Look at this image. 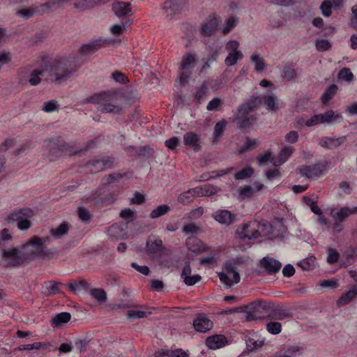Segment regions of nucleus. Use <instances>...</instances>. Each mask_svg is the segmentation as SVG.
Masks as SVG:
<instances>
[{
    "mask_svg": "<svg viewBox=\"0 0 357 357\" xmlns=\"http://www.w3.org/2000/svg\"><path fill=\"white\" fill-rule=\"evenodd\" d=\"M47 149H49V156L51 160H54L58 156L63 154L77 153V151L72 150L73 146L66 143L60 137L52 138L47 142Z\"/></svg>",
    "mask_w": 357,
    "mask_h": 357,
    "instance_id": "39448f33",
    "label": "nucleus"
},
{
    "mask_svg": "<svg viewBox=\"0 0 357 357\" xmlns=\"http://www.w3.org/2000/svg\"><path fill=\"white\" fill-rule=\"evenodd\" d=\"M350 214H357V206L349 208L348 206L342 207L335 215L334 218L336 221H344Z\"/></svg>",
    "mask_w": 357,
    "mask_h": 357,
    "instance_id": "bb28decb",
    "label": "nucleus"
},
{
    "mask_svg": "<svg viewBox=\"0 0 357 357\" xmlns=\"http://www.w3.org/2000/svg\"><path fill=\"white\" fill-rule=\"evenodd\" d=\"M91 295L93 298L102 303L107 301V294L103 289L95 288L91 290Z\"/></svg>",
    "mask_w": 357,
    "mask_h": 357,
    "instance_id": "c03bdc74",
    "label": "nucleus"
},
{
    "mask_svg": "<svg viewBox=\"0 0 357 357\" xmlns=\"http://www.w3.org/2000/svg\"><path fill=\"white\" fill-rule=\"evenodd\" d=\"M340 258L339 252L333 248H328L327 262L330 264H333L338 261Z\"/></svg>",
    "mask_w": 357,
    "mask_h": 357,
    "instance_id": "052dcab7",
    "label": "nucleus"
},
{
    "mask_svg": "<svg viewBox=\"0 0 357 357\" xmlns=\"http://www.w3.org/2000/svg\"><path fill=\"white\" fill-rule=\"evenodd\" d=\"M199 230V227L193 222L185 225L182 229V231L186 235L196 234Z\"/></svg>",
    "mask_w": 357,
    "mask_h": 357,
    "instance_id": "338daca9",
    "label": "nucleus"
},
{
    "mask_svg": "<svg viewBox=\"0 0 357 357\" xmlns=\"http://www.w3.org/2000/svg\"><path fill=\"white\" fill-rule=\"evenodd\" d=\"M333 8L331 0H324L319 7L321 14L328 17L332 14V8Z\"/></svg>",
    "mask_w": 357,
    "mask_h": 357,
    "instance_id": "49530a36",
    "label": "nucleus"
},
{
    "mask_svg": "<svg viewBox=\"0 0 357 357\" xmlns=\"http://www.w3.org/2000/svg\"><path fill=\"white\" fill-rule=\"evenodd\" d=\"M257 120L256 114L246 115V114H237L234 119V121L236 122L238 128L243 129H248L251 128Z\"/></svg>",
    "mask_w": 357,
    "mask_h": 357,
    "instance_id": "f3484780",
    "label": "nucleus"
},
{
    "mask_svg": "<svg viewBox=\"0 0 357 357\" xmlns=\"http://www.w3.org/2000/svg\"><path fill=\"white\" fill-rule=\"evenodd\" d=\"M271 157H272V153L270 151H268L264 154H259L257 156V161L259 165H264L269 161L273 163V162H276Z\"/></svg>",
    "mask_w": 357,
    "mask_h": 357,
    "instance_id": "864d4df0",
    "label": "nucleus"
},
{
    "mask_svg": "<svg viewBox=\"0 0 357 357\" xmlns=\"http://www.w3.org/2000/svg\"><path fill=\"white\" fill-rule=\"evenodd\" d=\"M69 231V225L67 222H63L56 228H52L50 230V234L55 238L59 239L63 235L68 234Z\"/></svg>",
    "mask_w": 357,
    "mask_h": 357,
    "instance_id": "c756f323",
    "label": "nucleus"
},
{
    "mask_svg": "<svg viewBox=\"0 0 357 357\" xmlns=\"http://www.w3.org/2000/svg\"><path fill=\"white\" fill-rule=\"evenodd\" d=\"M130 3L118 1L112 4V9L115 15L121 17L128 15L131 12Z\"/></svg>",
    "mask_w": 357,
    "mask_h": 357,
    "instance_id": "4be33fe9",
    "label": "nucleus"
},
{
    "mask_svg": "<svg viewBox=\"0 0 357 357\" xmlns=\"http://www.w3.org/2000/svg\"><path fill=\"white\" fill-rule=\"evenodd\" d=\"M197 196H212L218 192L219 188L211 184H204L195 188Z\"/></svg>",
    "mask_w": 357,
    "mask_h": 357,
    "instance_id": "393cba45",
    "label": "nucleus"
},
{
    "mask_svg": "<svg viewBox=\"0 0 357 357\" xmlns=\"http://www.w3.org/2000/svg\"><path fill=\"white\" fill-rule=\"evenodd\" d=\"M227 342L224 335H215L207 337L206 344L211 349H217L224 347Z\"/></svg>",
    "mask_w": 357,
    "mask_h": 357,
    "instance_id": "412c9836",
    "label": "nucleus"
},
{
    "mask_svg": "<svg viewBox=\"0 0 357 357\" xmlns=\"http://www.w3.org/2000/svg\"><path fill=\"white\" fill-rule=\"evenodd\" d=\"M268 317L271 319L284 320L292 318L293 314L289 310L279 306L273 309Z\"/></svg>",
    "mask_w": 357,
    "mask_h": 357,
    "instance_id": "5701e85b",
    "label": "nucleus"
},
{
    "mask_svg": "<svg viewBox=\"0 0 357 357\" xmlns=\"http://www.w3.org/2000/svg\"><path fill=\"white\" fill-rule=\"evenodd\" d=\"M257 146H258V144L257 142V139L247 138L245 143L242 145V146L240 147L239 152L244 153V152L248 151L250 150L257 148Z\"/></svg>",
    "mask_w": 357,
    "mask_h": 357,
    "instance_id": "603ef678",
    "label": "nucleus"
},
{
    "mask_svg": "<svg viewBox=\"0 0 357 357\" xmlns=\"http://www.w3.org/2000/svg\"><path fill=\"white\" fill-rule=\"evenodd\" d=\"M195 190L196 189L195 188L183 192L178 197V202L183 204L190 203L193 200V198L197 196Z\"/></svg>",
    "mask_w": 357,
    "mask_h": 357,
    "instance_id": "58836bf2",
    "label": "nucleus"
},
{
    "mask_svg": "<svg viewBox=\"0 0 357 357\" xmlns=\"http://www.w3.org/2000/svg\"><path fill=\"white\" fill-rule=\"evenodd\" d=\"M266 329L270 333L278 335L281 332L282 324L280 322L271 321L267 324Z\"/></svg>",
    "mask_w": 357,
    "mask_h": 357,
    "instance_id": "5fc2aeb1",
    "label": "nucleus"
},
{
    "mask_svg": "<svg viewBox=\"0 0 357 357\" xmlns=\"http://www.w3.org/2000/svg\"><path fill=\"white\" fill-rule=\"evenodd\" d=\"M250 59L255 64V69L256 71H261L266 67L264 59L260 57L257 54L253 53L250 56Z\"/></svg>",
    "mask_w": 357,
    "mask_h": 357,
    "instance_id": "37998d69",
    "label": "nucleus"
},
{
    "mask_svg": "<svg viewBox=\"0 0 357 357\" xmlns=\"http://www.w3.org/2000/svg\"><path fill=\"white\" fill-rule=\"evenodd\" d=\"M315 47L319 52H326L331 50L332 45L326 39H319L315 40Z\"/></svg>",
    "mask_w": 357,
    "mask_h": 357,
    "instance_id": "8fccbe9b",
    "label": "nucleus"
},
{
    "mask_svg": "<svg viewBox=\"0 0 357 357\" xmlns=\"http://www.w3.org/2000/svg\"><path fill=\"white\" fill-rule=\"evenodd\" d=\"M326 165L321 163H317L312 165L305 166L300 169V174L302 176L307 178L319 177L322 175Z\"/></svg>",
    "mask_w": 357,
    "mask_h": 357,
    "instance_id": "4468645a",
    "label": "nucleus"
},
{
    "mask_svg": "<svg viewBox=\"0 0 357 357\" xmlns=\"http://www.w3.org/2000/svg\"><path fill=\"white\" fill-rule=\"evenodd\" d=\"M45 71L44 66L43 65L42 69L38 70L36 69L33 70L31 73L30 74V78L29 79V82L31 86H36L38 85L40 81L41 78L40 76H43L45 77V73H43Z\"/></svg>",
    "mask_w": 357,
    "mask_h": 357,
    "instance_id": "e433bc0d",
    "label": "nucleus"
},
{
    "mask_svg": "<svg viewBox=\"0 0 357 357\" xmlns=\"http://www.w3.org/2000/svg\"><path fill=\"white\" fill-rule=\"evenodd\" d=\"M257 225V221H252L247 223H243L239 226L236 229V234L243 241L247 240L256 239L257 235L255 231V227Z\"/></svg>",
    "mask_w": 357,
    "mask_h": 357,
    "instance_id": "9b49d317",
    "label": "nucleus"
},
{
    "mask_svg": "<svg viewBox=\"0 0 357 357\" xmlns=\"http://www.w3.org/2000/svg\"><path fill=\"white\" fill-rule=\"evenodd\" d=\"M282 76L287 79H292L296 77V71L294 68L286 66L283 68Z\"/></svg>",
    "mask_w": 357,
    "mask_h": 357,
    "instance_id": "680f3d73",
    "label": "nucleus"
},
{
    "mask_svg": "<svg viewBox=\"0 0 357 357\" xmlns=\"http://www.w3.org/2000/svg\"><path fill=\"white\" fill-rule=\"evenodd\" d=\"M154 151L149 146H140L138 149L137 154L139 157L149 158L153 156Z\"/></svg>",
    "mask_w": 357,
    "mask_h": 357,
    "instance_id": "6e6d98bb",
    "label": "nucleus"
},
{
    "mask_svg": "<svg viewBox=\"0 0 357 357\" xmlns=\"http://www.w3.org/2000/svg\"><path fill=\"white\" fill-rule=\"evenodd\" d=\"M357 296V284L353 285L350 290L343 294L336 301V306L341 307L349 304Z\"/></svg>",
    "mask_w": 357,
    "mask_h": 357,
    "instance_id": "aec40b11",
    "label": "nucleus"
},
{
    "mask_svg": "<svg viewBox=\"0 0 357 357\" xmlns=\"http://www.w3.org/2000/svg\"><path fill=\"white\" fill-rule=\"evenodd\" d=\"M185 0H166L163 3L162 9L166 17L172 19L176 15L181 13L185 8Z\"/></svg>",
    "mask_w": 357,
    "mask_h": 357,
    "instance_id": "9d476101",
    "label": "nucleus"
},
{
    "mask_svg": "<svg viewBox=\"0 0 357 357\" xmlns=\"http://www.w3.org/2000/svg\"><path fill=\"white\" fill-rule=\"evenodd\" d=\"M260 266L268 275H275L280 271L282 264L277 259L269 257H263L259 262Z\"/></svg>",
    "mask_w": 357,
    "mask_h": 357,
    "instance_id": "ddd939ff",
    "label": "nucleus"
},
{
    "mask_svg": "<svg viewBox=\"0 0 357 357\" xmlns=\"http://www.w3.org/2000/svg\"><path fill=\"white\" fill-rule=\"evenodd\" d=\"M225 273H218L220 280L227 286L233 283H238L241 280L238 272L236 271V263L233 260L227 261L224 266Z\"/></svg>",
    "mask_w": 357,
    "mask_h": 357,
    "instance_id": "0eeeda50",
    "label": "nucleus"
},
{
    "mask_svg": "<svg viewBox=\"0 0 357 357\" xmlns=\"http://www.w3.org/2000/svg\"><path fill=\"white\" fill-rule=\"evenodd\" d=\"M208 88L205 84H202L199 88L197 89L195 93V98L198 103H200L204 96L208 92Z\"/></svg>",
    "mask_w": 357,
    "mask_h": 357,
    "instance_id": "13d9d810",
    "label": "nucleus"
},
{
    "mask_svg": "<svg viewBox=\"0 0 357 357\" xmlns=\"http://www.w3.org/2000/svg\"><path fill=\"white\" fill-rule=\"evenodd\" d=\"M314 259L308 258L298 263V266H299L304 271H310L314 268Z\"/></svg>",
    "mask_w": 357,
    "mask_h": 357,
    "instance_id": "0e129e2a",
    "label": "nucleus"
},
{
    "mask_svg": "<svg viewBox=\"0 0 357 357\" xmlns=\"http://www.w3.org/2000/svg\"><path fill=\"white\" fill-rule=\"evenodd\" d=\"M268 307L266 303L261 300H258L255 302L250 303L249 305L245 307L248 310L243 309V312L245 313L244 317L242 318L244 321H251L261 319L263 316L261 315V310H265Z\"/></svg>",
    "mask_w": 357,
    "mask_h": 357,
    "instance_id": "6e6552de",
    "label": "nucleus"
},
{
    "mask_svg": "<svg viewBox=\"0 0 357 357\" xmlns=\"http://www.w3.org/2000/svg\"><path fill=\"white\" fill-rule=\"evenodd\" d=\"M227 121L225 119L221 120L215 123L213 132V138L215 141H218L222 136L225 130Z\"/></svg>",
    "mask_w": 357,
    "mask_h": 357,
    "instance_id": "79ce46f5",
    "label": "nucleus"
},
{
    "mask_svg": "<svg viewBox=\"0 0 357 357\" xmlns=\"http://www.w3.org/2000/svg\"><path fill=\"white\" fill-rule=\"evenodd\" d=\"M199 142L200 136L194 132H188L183 135V144L192 148L195 151H199L202 149Z\"/></svg>",
    "mask_w": 357,
    "mask_h": 357,
    "instance_id": "a211bd4d",
    "label": "nucleus"
},
{
    "mask_svg": "<svg viewBox=\"0 0 357 357\" xmlns=\"http://www.w3.org/2000/svg\"><path fill=\"white\" fill-rule=\"evenodd\" d=\"M338 77L348 82H351L354 79V75L349 68H344L338 73Z\"/></svg>",
    "mask_w": 357,
    "mask_h": 357,
    "instance_id": "4d7b16f0",
    "label": "nucleus"
},
{
    "mask_svg": "<svg viewBox=\"0 0 357 357\" xmlns=\"http://www.w3.org/2000/svg\"><path fill=\"white\" fill-rule=\"evenodd\" d=\"M77 213L79 219L83 222H88L91 219L89 211L84 207H79L77 209Z\"/></svg>",
    "mask_w": 357,
    "mask_h": 357,
    "instance_id": "774afa93",
    "label": "nucleus"
},
{
    "mask_svg": "<svg viewBox=\"0 0 357 357\" xmlns=\"http://www.w3.org/2000/svg\"><path fill=\"white\" fill-rule=\"evenodd\" d=\"M321 118V123H333L336 121H340L343 117L341 114H336L333 110L329 109L323 114H320Z\"/></svg>",
    "mask_w": 357,
    "mask_h": 357,
    "instance_id": "cd10ccee",
    "label": "nucleus"
},
{
    "mask_svg": "<svg viewBox=\"0 0 357 357\" xmlns=\"http://www.w3.org/2000/svg\"><path fill=\"white\" fill-rule=\"evenodd\" d=\"M73 6L79 11H84L93 8L91 0H78L73 3Z\"/></svg>",
    "mask_w": 357,
    "mask_h": 357,
    "instance_id": "de8ad7c7",
    "label": "nucleus"
},
{
    "mask_svg": "<svg viewBox=\"0 0 357 357\" xmlns=\"http://www.w3.org/2000/svg\"><path fill=\"white\" fill-rule=\"evenodd\" d=\"M238 21V18L236 17H230L229 19H227L224 24L222 33L224 34L229 33L231 29L237 25Z\"/></svg>",
    "mask_w": 357,
    "mask_h": 357,
    "instance_id": "09e8293b",
    "label": "nucleus"
},
{
    "mask_svg": "<svg viewBox=\"0 0 357 357\" xmlns=\"http://www.w3.org/2000/svg\"><path fill=\"white\" fill-rule=\"evenodd\" d=\"M119 97L115 91H104L91 96L86 102L96 104L97 109L102 113L119 114L122 110Z\"/></svg>",
    "mask_w": 357,
    "mask_h": 357,
    "instance_id": "7ed1b4c3",
    "label": "nucleus"
},
{
    "mask_svg": "<svg viewBox=\"0 0 357 357\" xmlns=\"http://www.w3.org/2000/svg\"><path fill=\"white\" fill-rule=\"evenodd\" d=\"M213 322L205 314H199L193 321L194 328L200 333H206L213 328Z\"/></svg>",
    "mask_w": 357,
    "mask_h": 357,
    "instance_id": "dca6fc26",
    "label": "nucleus"
},
{
    "mask_svg": "<svg viewBox=\"0 0 357 357\" xmlns=\"http://www.w3.org/2000/svg\"><path fill=\"white\" fill-rule=\"evenodd\" d=\"M45 80L60 84L69 79L76 71L77 66L67 59H54L43 61Z\"/></svg>",
    "mask_w": 357,
    "mask_h": 357,
    "instance_id": "f03ea898",
    "label": "nucleus"
},
{
    "mask_svg": "<svg viewBox=\"0 0 357 357\" xmlns=\"http://www.w3.org/2000/svg\"><path fill=\"white\" fill-rule=\"evenodd\" d=\"M337 86L336 84H331L327 87L324 93L321 96V100L323 104L326 105L331 100L336 93Z\"/></svg>",
    "mask_w": 357,
    "mask_h": 357,
    "instance_id": "c9c22d12",
    "label": "nucleus"
},
{
    "mask_svg": "<svg viewBox=\"0 0 357 357\" xmlns=\"http://www.w3.org/2000/svg\"><path fill=\"white\" fill-rule=\"evenodd\" d=\"M115 158L112 156L94 157L89 160L86 167L92 173H98L114 167Z\"/></svg>",
    "mask_w": 357,
    "mask_h": 357,
    "instance_id": "423d86ee",
    "label": "nucleus"
},
{
    "mask_svg": "<svg viewBox=\"0 0 357 357\" xmlns=\"http://www.w3.org/2000/svg\"><path fill=\"white\" fill-rule=\"evenodd\" d=\"M127 174H128V173H126V172H125V173L114 172V173L109 174L107 176V183H114V182H119L120 180L122 178L126 177L127 176Z\"/></svg>",
    "mask_w": 357,
    "mask_h": 357,
    "instance_id": "e2e57ef3",
    "label": "nucleus"
},
{
    "mask_svg": "<svg viewBox=\"0 0 357 357\" xmlns=\"http://www.w3.org/2000/svg\"><path fill=\"white\" fill-rule=\"evenodd\" d=\"M158 356H167V357H189L188 354L183 350L182 349H176L174 350L167 349L164 350L162 349L158 351Z\"/></svg>",
    "mask_w": 357,
    "mask_h": 357,
    "instance_id": "7c9ffc66",
    "label": "nucleus"
},
{
    "mask_svg": "<svg viewBox=\"0 0 357 357\" xmlns=\"http://www.w3.org/2000/svg\"><path fill=\"white\" fill-rule=\"evenodd\" d=\"M319 285L323 288H328L331 289H337L339 287V283L337 280H324L319 282Z\"/></svg>",
    "mask_w": 357,
    "mask_h": 357,
    "instance_id": "bf43d9fd",
    "label": "nucleus"
},
{
    "mask_svg": "<svg viewBox=\"0 0 357 357\" xmlns=\"http://www.w3.org/2000/svg\"><path fill=\"white\" fill-rule=\"evenodd\" d=\"M71 319V314L69 312H61L56 314L51 321V325L53 327H58L62 324H67Z\"/></svg>",
    "mask_w": 357,
    "mask_h": 357,
    "instance_id": "c85d7f7f",
    "label": "nucleus"
},
{
    "mask_svg": "<svg viewBox=\"0 0 357 357\" xmlns=\"http://www.w3.org/2000/svg\"><path fill=\"white\" fill-rule=\"evenodd\" d=\"M52 252L43 245L41 238L33 236L20 249L17 248L3 249L2 257L8 259V265L18 267L29 260L40 257H50Z\"/></svg>",
    "mask_w": 357,
    "mask_h": 357,
    "instance_id": "f257e3e1",
    "label": "nucleus"
},
{
    "mask_svg": "<svg viewBox=\"0 0 357 357\" xmlns=\"http://www.w3.org/2000/svg\"><path fill=\"white\" fill-rule=\"evenodd\" d=\"M261 102L260 96L254 94L245 102L254 110Z\"/></svg>",
    "mask_w": 357,
    "mask_h": 357,
    "instance_id": "69168bd1",
    "label": "nucleus"
},
{
    "mask_svg": "<svg viewBox=\"0 0 357 357\" xmlns=\"http://www.w3.org/2000/svg\"><path fill=\"white\" fill-rule=\"evenodd\" d=\"M112 41L102 38L96 39L82 45L79 49V52L84 56L90 55L96 52L100 47L104 46L105 44L110 43Z\"/></svg>",
    "mask_w": 357,
    "mask_h": 357,
    "instance_id": "2eb2a0df",
    "label": "nucleus"
},
{
    "mask_svg": "<svg viewBox=\"0 0 357 357\" xmlns=\"http://www.w3.org/2000/svg\"><path fill=\"white\" fill-rule=\"evenodd\" d=\"M238 191L240 199H245V198L252 196L255 192V190L251 185H245L241 187Z\"/></svg>",
    "mask_w": 357,
    "mask_h": 357,
    "instance_id": "3c124183",
    "label": "nucleus"
},
{
    "mask_svg": "<svg viewBox=\"0 0 357 357\" xmlns=\"http://www.w3.org/2000/svg\"><path fill=\"white\" fill-rule=\"evenodd\" d=\"M165 248L162 240L155 236H149L146 243V252L151 259H160L164 254Z\"/></svg>",
    "mask_w": 357,
    "mask_h": 357,
    "instance_id": "1a4fd4ad",
    "label": "nucleus"
},
{
    "mask_svg": "<svg viewBox=\"0 0 357 357\" xmlns=\"http://www.w3.org/2000/svg\"><path fill=\"white\" fill-rule=\"evenodd\" d=\"M33 215V213L31 209L22 208L11 213L6 220L8 223L16 222L17 228L22 231H25L31 227L30 218Z\"/></svg>",
    "mask_w": 357,
    "mask_h": 357,
    "instance_id": "20e7f679",
    "label": "nucleus"
},
{
    "mask_svg": "<svg viewBox=\"0 0 357 357\" xmlns=\"http://www.w3.org/2000/svg\"><path fill=\"white\" fill-rule=\"evenodd\" d=\"M196 63V54L187 52L183 54L181 63V70H189L195 67Z\"/></svg>",
    "mask_w": 357,
    "mask_h": 357,
    "instance_id": "a878e982",
    "label": "nucleus"
},
{
    "mask_svg": "<svg viewBox=\"0 0 357 357\" xmlns=\"http://www.w3.org/2000/svg\"><path fill=\"white\" fill-rule=\"evenodd\" d=\"M257 225L255 227V231L256 235H257V238L260 236H266L270 234L271 225L268 222L257 221Z\"/></svg>",
    "mask_w": 357,
    "mask_h": 357,
    "instance_id": "72a5a7b5",
    "label": "nucleus"
},
{
    "mask_svg": "<svg viewBox=\"0 0 357 357\" xmlns=\"http://www.w3.org/2000/svg\"><path fill=\"white\" fill-rule=\"evenodd\" d=\"M63 284L61 282H57L55 281H50L46 283V290L45 292L47 295H54L56 294L61 293L60 287L63 286Z\"/></svg>",
    "mask_w": 357,
    "mask_h": 357,
    "instance_id": "a19ab883",
    "label": "nucleus"
},
{
    "mask_svg": "<svg viewBox=\"0 0 357 357\" xmlns=\"http://www.w3.org/2000/svg\"><path fill=\"white\" fill-rule=\"evenodd\" d=\"M346 141L345 137H324L321 138L319 144L321 147L328 149H333L342 145Z\"/></svg>",
    "mask_w": 357,
    "mask_h": 357,
    "instance_id": "6ab92c4d",
    "label": "nucleus"
},
{
    "mask_svg": "<svg viewBox=\"0 0 357 357\" xmlns=\"http://www.w3.org/2000/svg\"><path fill=\"white\" fill-rule=\"evenodd\" d=\"M294 149L291 147H285L281 150L279 153L278 162H273L274 166H278L284 163L292 154Z\"/></svg>",
    "mask_w": 357,
    "mask_h": 357,
    "instance_id": "ea45409f",
    "label": "nucleus"
},
{
    "mask_svg": "<svg viewBox=\"0 0 357 357\" xmlns=\"http://www.w3.org/2000/svg\"><path fill=\"white\" fill-rule=\"evenodd\" d=\"M171 211L169 206L167 204H161L153 209L151 213L150 217L153 219L158 218L162 215H165Z\"/></svg>",
    "mask_w": 357,
    "mask_h": 357,
    "instance_id": "4c0bfd02",
    "label": "nucleus"
},
{
    "mask_svg": "<svg viewBox=\"0 0 357 357\" xmlns=\"http://www.w3.org/2000/svg\"><path fill=\"white\" fill-rule=\"evenodd\" d=\"M217 22L215 19L210 20L206 23L202 24L201 33L205 36H211L215 31L217 27Z\"/></svg>",
    "mask_w": 357,
    "mask_h": 357,
    "instance_id": "2f4dec72",
    "label": "nucleus"
},
{
    "mask_svg": "<svg viewBox=\"0 0 357 357\" xmlns=\"http://www.w3.org/2000/svg\"><path fill=\"white\" fill-rule=\"evenodd\" d=\"M253 174V168L251 167H248L237 172L234 175V178L236 180H243L251 177Z\"/></svg>",
    "mask_w": 357,
    "mask_h": 357,
    "instance_id": "a18cd8bd",
    "label": "nucleus"
},
{
    "mask_svg": "<svg viewBox=\"0 0 357 357\" xmlns=\"http://www.w3.org/2000/svg\"><path fill=\"white\" fill-rule=\"evenodd\" d=\"M108 235L114 238H121L125 235V231L122 226L118 224H114L107 229Z\"/></svg>",
    "mask_w": 357,
    "mask_h": 357,
    "instance_id": "473e14b6",
    "label": "nucleus"
},
{
    "mask_svg": "<svg viewBox=\"0 0 357 357\" xmlns=\"http://www.w3.org/2000/svg\"><path fill=\"white\" fill-rule=\"evenodd\" d=\"M264 105L268 111L276 112L279 109L278 98L273 93H268L263 97Z\"/></svg>",
    "mask_w": 357,
    "mask_h": 357,
    "instance_id": "b1692460",
    "label": "nucleus"
},
{
    "mask_svg": "<svg viewBox=\"0 0 357 357\" xmlns=\"http://www.w3.org/2000/svg\"><path fill=\"white\" fill-rule=\"evenodd\" d=\"M243 58V54L241 52H228V55L225 59V63L227 66H232Z\"/></svg>",
    "mask_w": 357,
    "mask_h": 357,
    "instance_id": "f704fd0d",
    "label": "nucleus"
},
{
    "mask_svg": "<svg viewBox=\"0 0 357 357\" xmlns=\"http://www.w3.org/2000/svg\"><path fill=\"white\" fill-rule=\"evenodd\" d=\"M212 217L220 224L229 226L236 221V215L226 209H219L215 211Z\"/></svg>",
    "mask_w": 357,
    "mask_h": 357,
    "instance_id": "f8f14e48",
    "label": "nucleus"
}]
</instances>
